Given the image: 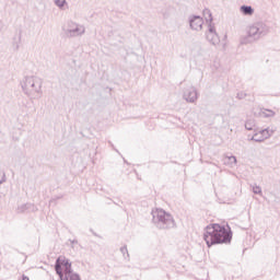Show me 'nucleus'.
<instances>
[{
  "label": "nucleus",
  "instance_id": "1",
  "mask_svg": "<svg viewBox=\"0 0 280 280\" xmlns=\"http://www.w3.org/2000/svg\"><path fill=\"white\" fill-rule=\"evenodd\" d=\"M203 240L208 248L215 246V244H231V240H233V232L229 225L226 229L224 225L212 223L206 226Z\"/></svg>",
  "mask_w": 280,
  "mask_h": 280
},
{
  "label": "nucleus",
  "instance_id": "2",
  "mask_svg": "<svg viewBox=\"0 0 280 280\" xmlns=\"http://www.w3.org/2000/svg\"><path fill=\"white\" fill-rule=\"evenodd\" d=\"M23 93L31 100L43 97V79L38 77H25L21 82Z\"/></svg>",
  "mask_w": 280,
  "mask_h": 280
},
{
  "label": "nucleus",
  "instance_id": "3",
  "mask_svg": "<svg viewBox=\"0 0 280 280\" xmlns=\"http://www.w3.org/2000/svg\"><path fill=\"white\" fill-rule=\"evenodd\" d=\"M151 215L152 224H154L155 229H159L160 231L176 229V221L170 212L163 209H155L152 210Z\"/></svg>",
  "mask_w": 280,
  "mask_h": 280
},
{
  "label": "nucleus",
  "instance_id": "4",
  "mask_svg": "<svg viewBox=\"0 0 280 280\" xmlns=\"http://www.w3.org/2000/svg\"><path fill=\"white\" fill-rule=\"evenodd\" d=\"M55 271L60 280H80V275L73 272L71 260L60 256L56 259Z\"/></svg>",
  "mask_w": 280,
  "mask_h": 280
},
{
  "label": "nucleus",
  "instance_id": "5",
  "mask_svg": "<svg viewBox=\"0 0 280 280\" xmlns=\"http://www.w3.org/2000/svg\"><path fill=\"white\" fill-rule=\"evenodd\" d=\"M270 33V26L265 22H256L248 27L247 35L252 40H259L264 36H268Z\"/></svg>",
  "mask_w": 280,
  "mask_h": 280
},
{
  "label": "nucleus",
  "instance_id": "6",
  "mask_svg": "<svg viewBox=\"0 0 280 280\" xmlns=\"http://www.w3.org/2000/svg\"><path fill=\"white\" fill-rule=\"evenodd\" d=\"M86 30L84 28L83 25H80L73 21L68 22V28L66 31L67 36H82Z\"/></svg>",
  "mask_w": 280,
  "mask_h": 280
},
{
  "label": "nucleus",
  "instance_id": "7",
  "mask_svg": "<svg viewBox=\"0 0 280 280\" xmlns=\"http://www.w3.org/2000/svg\"><path fill=\"white\" fill-rule=\"evenodd\" d=\"M202 25H205V20L200 15H190L189 16V27L195 32H201Z\"/></svg>",
  "mask_w": 280,
  "mask_h": 280
},
{
  "label": "nucleus",
  "instance_id": "8",
  "mask_svg": "<svg viewBox=\"0 0 280 280\" xmlns=\"http://www.w3.org/2000/svg\"><path fill=\"white\" fill-rule=\"evenodd\" d=\"M206 38L211 45H220V36L215 32V26L209 24L208 33L206 34Z\"/></svg>",
  "mask_w": 280,
  "mask_h": 280
},
{
  "label": "nucleus",
  "instance_id": "9",
  "mask_svg": "<svg viewBox=\"0 0 280 280\" xmlns=\"http://www.w3.org/2000/svg\"><path fill=\"white\" fill-rule=\"evenodd\" d=\"M184 100L189 102V104H194L198 100V91L196 88L190 86L184 92Z\"/></svg>",
  "mask_w": 280,
  "mask_h": 280
},
{
  "label": "nucleus",
  "instance_id": "10",
  "mask_svg": "<svg viewBox=\"0 0 280 280\" xmlns=\"http://www.w3.org/2000/svg\"><path fill=\"white\" fill-rule=\"evenodd\" d=\"M270 135H268V129L261 130L258 133H255L252 137V141H255L256 143H261V141H266Z\"/></svg>",
  "mask_w": 280,
  "mask_h": 280
},
{
  "label": "nucleus",
  "instance_id": "11",
  "mask_svg": "<svg viewBox=\"0 0 280 280\" xmlns=\"http://www.w3.org/2000/svg\"><path fill=\"white\" fill-rule=\"evenodd\" d=\"M25 211H36V207L33 203H24L18 207V213H25Z\"/></svg>",
  "mask_w": 280,
  "mask_h": 280
},
{
  "label": "nucleus",
  "instance_id": "12",
  "mask_svg": "<svg viewBox=\"0 0 280 280\" xmlns=\"http://www.w3.org/2000/svg\"><path fill=\"white\" fill-rule=\"evenodd\" d=\"M240 11L242 12V14H244V16H253V14H255V9H253V7L250 5H242L240 8Z\"/></svg>",
  "mask_w": 280,
  "mask_h": 280
},
{
  "label": "nucleus",
  "instance_id": "13",
  "mask_svg": "<svg viewBox=\"0 0 280 280\" xmlns=\"http://www.w3.org/2000/svg\"><path fill=\"white\" fill-rule=\"evenodd\" d=\"M12 47H13V51H19V49L21 47V32L13 36Z\"/></svg>",
  "mask_w": 280,
  "mask_h": 280
},
{
  "label": "nucleus",
  "instance_id": "14",
  "mask_svg": "<svg viewBox=\"0 0 280 280\" xmlns=\"http://www.w3.org/2000/svg\"><path fill=\"white\" fill-rule=\"evenodd\" d=\"M203 16H205L207 23H210V25H211V23L213 22V15L211 14V10L205 9Z\"/></svg>",
  "mask_w": 280,
  "mask_h": 280
},
{
  "label": "nucleus",
  "instance_id": "15",
  "mask_svg": "<svg viewBox=\"0 0 280 280\" xmlns=\"http://www.w3.org/2000/svg\"><path fill=\"white\" fill-rule=\"evenodd\" d=\"M120 253H121L124 259H127V261H130V254L128 253V246L127 245L120 247Z\"/></svg>",
  "mask_w": 280,
  "mask_h": 280
},
{
  "label": "nucleus",
  "instance_id": "16",
  "mask_svg": "<svg viewBox=\"0 0 280 280\" xmlns=\"http://www.w3.org/2000/svg\"><path fill=\"white\" fill-rule=\"evenodd\" d=\"M245 129L246 130H255V119L249 118L245 122Z\"/></svg>",
  "mask_w": 280,
  "mask_h": 280
},
{
  "label": "nucleus",
  "instance_id": "17",
  "mask_svg": "<svg viewBox=\"0 0 280 280\" xmlns=\"http://www.w3.org/2000/svg\"><path fill=\"white\" fill-rule=\"evenodd\" d=\"M54 3L60 10H65V7L67 5V0H54Z\"/></svg>",
  "mask_w": 280,
  "mask_h": 280
},
{
  "label": "nucleus",
  "instance_id": "18",
  "mask_svg": "<svg viewBox=\"0 0 280 280\" xmlns=\"http://www.w3.org/2000/svg\"><path fill=\"white\" fill-rule=\"evenodd\" d=\"M253 194L257 195V196H261L262 191H261V187L257 186V184L250 185Z\"/></svg>",
  "mask_w": 280,
  "mask_h": 280
},
{
  "label": "nucleus",
  "instance_id": "19",
  "mask_svg": "<svg viewBox=\"0 0 280 280\" xmlns=\"http://www.w3.org/2000/svg\"><path fill=\"white\" fill-rule=\"evenodd\" d=\"M262 115H264V117H266V118H268V117H275V112H272V109H265L264 112H262Z\"/></svg>",
  "mask_w": 280,
  "mask_h": 280
},
{
  "label": "nucleus",
  "instance_id": "20",
  "mask_svg": "<svg viewBox=\"0 0 280 280\" xmlns=\"http://www.w3.org/2000/svg\"><path fill=\"white\" fill-rule=\"evenodd\" d=\"M226 159H228V163L230 164V165H235V163H237V158H235V155H232V156H226Z\"/></svg>",
  "mask_w": 280,
  "mask_h": 280
},
{
  "label": "nucleus",
  "instance_id": "21",
  "mask_svg": "<svg viewBox=\"0 0 280 280\" xmlns=\"http://www.w3.org/2000/svg\"><path fill=\"white\" fill-rule=\"evenodd\" d=\"M5 183V173L0 171V185H3Z\"/></svg>",
  "mask_w": 280,
  "mask_h": 280
},
{
  "label": "nucleus",
  "instance_id": "22",
  "mask_svg": "<svg viewBox=\"0 0 280 280\" xmlns=\"http://www.w3.org/2000/svg\"><path fill=\"white\" fill-rule=\"evenodd\" d=\"M236 97H237V100H244V97H246V93H244V92H238V93L236 94Z\"/></svg>",
  "mask_w": 280,
  "mask_h": 280
},
{
  "label": "nucleus",
  "instance_id": "23",
  "mask_svg": "<svg viewBox=\"0 0 280 280\" xmlns=\"http://www.w3.org/2000/svg\"><path fill=\"white\" fill-rule=\"evenodd\" d=\"M22 280H30L27 276L22 277Z\"/></svg>",
  "mask_w": 280,
  "mask_h": 280
},
{
  "label": "nucleus",
  "instance_id": "24",
  "mask_svg": "<svg viewBox=\"0 0 280 280\" xmlns=\"http://www.w3.org/2000/svg\"><path fill=\"white\" fill-rule=\"evenodd\" d=\"M71 244H78L77 240L71 241Z\"/></svg>",
  "mask_w": 280,
  "mask_h": 280
}]
</instances>
